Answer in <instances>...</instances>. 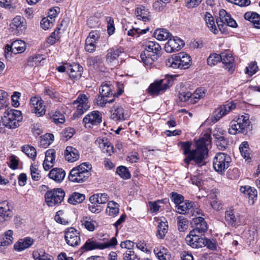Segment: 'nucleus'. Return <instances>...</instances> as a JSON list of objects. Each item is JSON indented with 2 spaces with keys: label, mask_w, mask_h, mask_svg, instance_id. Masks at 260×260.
<instances>
[{
  "label": "nucleus",
  "mask_w": 260,
  "mask_h": 260,
  "mask_svg": "<svg viewBox=\"0 0 260 260\" xmlns=\"http://www.w3.org/2000/svg\"><path fill=\"white\" fill-rule=\"evenodd\" d=\"M210 136L207 135L201 138L196 143V148L190 150L191 143L186 141L181 143L184 153L186 155L184 161L188 165L190 161H194L198 165L202 166V162L208 154V145L210 143Z\"/></svg>",
  "instance_id": "f257e3e1"
},
{
  "label": "nucleus",
  "mask_w": 260,
  "mask_h": 260,
  "mask_svg": "<svg viewBox=\"0 0 260 260\" xmlns=\"http://www.w3.org/2000/svg\"><path fill=\"white\" fill-rule=\"evenodd\" d=\"M161 50L160 45L157 42L154 41L146 42L145 49L140 55L142 61L146 66H151L160 55Z\"/></svg>",
  "instance_id": "f03ea898"
},
{
  "label": "nucleus",
  "mask_w": 260,
  "mask_h": 260,
  "mask_svg": "<svg viewBox=\"0 0 260 260\" xmlns=\"http://www.w3.org/2000/svg\"><path fill=\"white\" fill-rule=\"evenodd\" d=\"M91 169V165L89 163L84 162L77 167L73 168L69 175L70 181L77 183H82L86 181L89 177L90 173L89 170Z\"/></svg>",
  "instance_id": "7ed1b4c3"
},
{
  "label": "nucleus",
  "mask_w": 260,
  "mask_h": 260,
  "mask_svg": "<svg viewBox=\"0 0 260 260\" xmlns=\"http://www.w3.org/2000/svg\"><path fill=\"white\" fill-rule=\"evenodd\" d=\"M191 58L190 56L185 52H180L174 54L166 60V64L169 68L173 69H186L189 67Z\"/></svg>",
  "instance_id": "20e7f679"
},
{
  "label": "nucleus",
  "mask_w": 260,
  "mask_h": 260,
  "mask_svg": "<svg viewBox=\"0 0 260 260\" xmlns=\"http://www.w3.org/2000/svg\"><path fill=\"white\" fill-rule=\"evenodd\" d=\"M248 114L241 115L237 120H233L231 122L229 133L231 135L237 133H246L249 128L250 121Z\"/></svg>",
  "instance_id": "39448f33"
},
{
  "label": "nucleus",
  "mask_w": 260,
  "mask_h": 260,
  "mask_svg": "<svg viewBox=\"0 0 260 260\" xmlns=\"http://www.w3.org/2000/svg\"><path fill=\"white\" fill-rule=\"evenodd\" d=\"M21 119V112L15 109L6 110L2 118L4 125L9 128L18 127Z\"/></svg>",
  "instance_id": "423d86ee"
},
{
  "label": "nucleus",
  "mask_w": 260,
  "mask_h": 260,
  "mask_svg": "<svg viewBox=\"0 0 260 260\" xmlns=\"http://www.w3.org/2000/svg\"><path fill=\"white\" fill-rule=\"evenodd\" d=\"M65 196V192L61 188H54L48 190L45 194L46 204L49 207L59 205L63 201Z\"/></svg>",
  "instance_id": "0eeeda50"
},
{
  "label": "nucleus",
  "mask_w": 260,
  "mask_h": 260,
  "mask_svg": "<svg viewBox=\"0 0 260 260\" xmlns=\"http://www.w3.org/2000/svg\"><path fill=\"white\" fill-rule=\"evenodd\" d=\"M231 161V158L227 154L222 152L218 153L213 159V168L216 172L222 173L228 168Z\"/></svg>",
  "instance_id": "6e6552de"
},
{
  "label": "nucleus",
  "mask_w": 260,
  "mask_h": 260,
  "mask_svg": "<svg viewBox=\"0 0 260 260\" xmlns=\"http://www.w3.org/2000/svg\"><path fill=\"white\" fill-rule=\"evenodd\" d=\"M74 105H77V110L73 115L74 118L79 117L86 111L90 106L88 104V99L86 94H80L77 100L73 102Z\"/></svg>",
  "instance_id": "1a4fd4ad"
},
{
  "label": "nucleus",
  "mask_w": 260,
  "mask_h": 260,
  "mask_svg": "<svg viewBox=\"0 0 260 260\" xmlns=\"http://www.w3.org/2000/svg\"><path fill=\"white\" fill-rule=\"evenodd\" d=\"M169 80L167 79L156 80L150 85L148 91L151 95H158L161 94L169 88Z\"/></svg>",
  "instance_id": "9d476101"
},
{
  "label": "nucleus",
  "mask_w": 260,
  "mask_h": 260,
  "mask_svg": "<svg viewBox=\"0 0 260 260\" xmlns=\"http://www.w3.org/2000/svg\"><path fill=\"white\" fill-rule=\"evenodd\" d=\"M216 23L221 31L225 24L232 27H236L237 26L236 22L224 9L220 10L219 18L216 19Z\"/></svg>",
  "instance_id": "9b49d317"
},
{
  "label": "nucleus",
  "mask_w": 260,
  "mask_h": 260,
  "mask_svg": "<svg viewBox=\"0 0 260 260\" xmlns=\"http://www.w3.org/2000/svg\"><path fill=\"white\" fill-rule=\"evenodd\" d=\"M102 122V113L98 111H93L86 115L83 119V123L86 127L90 128Z\"/></svg>",
  "instance_id": "f8f14e48"
},
{
  "label": "nucleus",
  "mask_w": 260,
  "mask_h": 260,
  "mask_svg": "<svg viewBox=\"0 0 260 260\" xmlns=\"http://www.w3.org/2000/svg\"><path fill=\"white\" fill-rule=\"evenodd\" d=\"M64 239L68 245L77 246L80 243V233L74 228H68L65 232Z\"/></svg>",
  "instance_id": "ddd939ff"
},
{
  "label": "nucleus",
  "mask_w": 260,
  "mask_h": 260,
  "mask_svg": "<svg viewBox=\"0 0 260 260\" xmlns=\"http://www.w3.org/2000/svg\"><path fill=\"white\" fill-rule=\"evenodd\" d=\"M191 224L193 229L190 232V235L202 234L207 231V224L203 217L198 216L192 219Z\"/></svg>",
  "instance_id": "4468645a"
},
{
  "label": "nucleus",
  "mask_w": 260,
  "mask_h": 260,
  "mask_svg": "<svg viewBox=\"0 0 260 260\" xmlns=\"http://www.w3.org/2000/svg\"><path fill=\"white\" fill-rule=\"evenodd\" d=\"M235 108L236 105L232 102L222 105L215 110L212 114V117L215 121H217Z\"/></svg>",
  "instance_id": "2eb2a0df"
},
{
  "label": "nucleus",
  "mask_w": 260,
  "mask_h": 260,
  "mask_svg": "<svg viewBox=\"0 0 260 260\" xmlns=\"http://www.w3.org/2000/svg\"><path fill=\"white\" fill-rule=\"evenodd\" d=\"M31 111L38 117L44 115L46 112L44 101L39 97H32L30 100Z\"/></svg>",
  "instance_id": "dca6fc26"
},
{
  "label": "nucleus",
  "mask_w": 260,
  "mask_h": 260,
  "mask_svg": "<svg viewBox=\"0 0 260 260\" xmlns=\"http://www.w3.org/2000/svg\"><path fill=\"white\" fill-rule=\"evenodd\" d=\"M183 41L178 37H173V38H170L168 42L166 44L165 49L168 53L178 51L181 49L184 45Z\"/></svg>",
  "instance_id": "f3484780"
},
{
  "label": "nucleus",
  "mask_w": 260,
  "mask_h": 260,
  "mask_svg": "<svg viewBox=\"0 0 260 260\" xmlns=\"http://www.w3.org/2000/svg\"><path fill=\"white\" fill-rule=\"evenodd\" d=\"M225 220L229 225L236 227L240 224V215L234 209H230L225 212Z\"/></svg>",
  "instance_id": "a211bd4d"
},
{
  "label": "nucleus",
  "mask_w": 260,
  "mask_h": 260,
  "mask_svg": "<svg viewBox=\"0 0 260 260\" xmlns=\"http://www.w3.org/2000/svg\"><path fill=\"white\" fill-rule=\"evenodd\" d=\"M186 243L193 248H198L205 246V237H202L199 234L187 235L185 238Z\"/></svg>",
  "instance_id": "6ab92c4d"
},
{
  "label": "nucleus",
  "mask_w": 260,
  "mask_h": 260,
  "mask_svg": "<svg viewBox=\"0 0 260 260\" xmlns=\"http://www.w3.org/2000/svg\"><path fill=\"white\" fill-rule=\"evenodd\" d=\"M220 61L224 64L225 69L228 70L231 73L234 72L235 63L234 58L231 53L228 52L221 53Z\"/></svg>",
  "instance_id": "aec40b11"
},
{
  "label": "nucleus",
  "mask_w": 260,
  "mask_h": 260,
  "mask_svg": "<svg viewBox=\"0 0 260 260\" xmlns=\"http://www.w3.org/2000/svg\"><path fill=\"white\" fill-rule=\"evenodd\" d=\"M10 26L12 29L16 31L17 34L20 35L26 29V21L23 17L17 16L13 19Z\"/></svg>",
  "instance_id": "412c9836"
},
{
  "label": "nucleus",
  "mask_w": 260,
  "mask_h": 260,
  "mask_svg": "<svg viewBox=\"0 0 260 260\" xmlns=\"http://www.w3.org/2000/svg\"><path fill=\"white\" fill-rule=\"evenodd\" d=\"M64 155L66 160L70 162L76 161L79 159L80 157L78 150L70 146H68L66 147Z\"/></svg>",
  "instance_id": "4be33fe9"
},
{
  "label": "nucleus",
  "mask_w": 260,
  "mask_h": 260,
  "mask_svg": "<svg viewBox=\"0 0 260 260\" xmlns=\"http://www.w3.org/2000/svg\"><path fill=\"white\" fill-rule=\"evenodd\" d=\"M83 68L78 63H74L67 67V72L71 78L79 79L81 77Z\"/></svg>",
  "instance_id": "5701e85b"
},
{
  "label": "nucleus",
  "mask_w": 260,
  "mask_h": 260,
  "mask_svg": "<svg viewBox=\"0 0 260 260\" xmlns=\"http://www.w3.org/2000/svg\"><path fill=\"white\" fill-rule=\"evenodd\" d=\"M34 242V239L29 237L19 239L14 245V249L17 251H21L30 247Z\"/></svg>",
  "instance_id": "b1692460"
},
{
  "label": "nucleus",
  "mask_w": 260,
  "mask_h": 260,
  "mask_svg": "<svg viewBox=\"0 0 260 260\" xmlns=\"http://www.w3.org/2000/svg\"><path fill=\"white\" fill-rule=\"evenodd\" d=\"M65 176V171L62 169L58 168L52 169L48 174L49 178L58 183L61 182L64 178Z\"/></svg>",
  "instance_id": "393cba45"
},
{
  "label": "nucleus",
  "mask_w": 260,
  "mask_h": 260,
  "mask_svg": "<svg viewBox=\"0 0 260 260\" xmlns=\"http://www.w3.org/2000/svg\"><path fill=\"white\" fill-rule=\"evenodd\" d=\"M240 190L241 192L247 194L249 198V203L253 205L257 199V192L253 187L249 186H241Z\"/></svg>",
  "instance_id": "a878e982"
},
{
  "label": "nucleus",
  "mask_w": 260,
  "mask_h": 260,
  "mask_svg": "<svg viewBox=\"0 0 260 260\" xmlns=\"http://www.w3.org/2000/svg\"><path fill=\"white\" fill-rule=\"evenodd\" d=\"M104 247L102 246L101 243H99L92 238L87 240L81 247V249L83 252H85L95 249H104Z\"/></svg>",
  "instance_id": "bb28decb"
},
{
  "label": "nucleus",
  "mask_w": 260,
  "mask_h": 260,
  "mask_svg": "<svg viewBox=\"0 0 260 260\" xmlns=\"http://www.w3.org/2000/svg\"><path fill=\"white\" fill-rule=\"evenodd\" d=\"M95 143L99 145V147L104 153L111 155L113 152V147L107 139H97Z\"/></svg>",
  "instance_id": "cd10ccee"
},
{
  "label": "nucleus",
  "mask_w": 260,
  "mask_h": 260,
  "mask_svg": "<svg viewBox=\"0 0 260 260\" xmlns=\"http://www.w3.org/2000/svg\"><path fill=\"white\" fill-rule=\"evenodd\" d=\"M123 52L121 48L110 49L107 54V61L109 63L115 64L120 54Z\"/></svg>",
  "instance_id": "c85d7f7f"
},
{
  "label": "nucleus",
  "mask_w": 260,
  "mask_h": 260,
  "mask_svg": "<svg viewBox=\"0 0 260 260\" xmlns=\"http://www.w3.org/2000/svg\"><path fill=\"white\" fill-rule=\"evenodd\" d=\"M153 251L159 260H171L170 253L165 247H155Z\"/></svg>",
  "instance_id": "c756f323"
},
{
  "label": "nucleus",
  "mask_w": 260,
  "mask_h": 260,
  "mask_svg": "<svg viewBox=\"0 0 260 260\" xmlns=\"http://www.w3.org/2000/svg\"><path fill=\"white\" fill-rule=\"evenodd\" d=\"M244 18L253 23L254 27L260 28V15L253 12H247L244 14Z\"/></svg>",
  "instance_id": "7c9ffc66"
},
{
  "label": "nucleus",
  "mask_w": 260,
  "mask_h": 260,
  "mask_svg": "<svg viewBox=\"0 0 260 260\" xmlns=\"http://www.w3.org/2000/svg\"><path fill=\"white\" fill-rule=\"evenodd\" d=\"M11 52L14 54L23 52L26 49L25 43L21 40L14 41L11 45Z\"/></svg>",
  "instance_id": "2f4dec72"
},
{
  "label": "nucleus",
  "mask_w": 260,
  "mask_h": 260,
  "mask_svg": "<svg viewBox=\"0 0 260 260\" xmlns=\"http://www.w3.org/2000/svg\"><path fill=\"white\" fill-rule=\"evenodd\" d=\"M113 86L109 83H106L101 86L99 89L100 94L108 96L110 98H112L113 96H117L115 93H113Z\"/></svg>",
  "instance_id": "473e14b6"
},
{
  "label": "nucleus",
  "mask_w": 260,
  "mask_h": 260,
  "mask_svg": "<svg viewBox=\"0 0 260 260\" xmlns=\"http://www.w3.org/2000/svg\"><path fill=\"white\" fill-rule=\"evenodd\" d=\"M0 214L4 217L5 220H8L12 216V212L10 209L7 201L0 203Z\"/></svg>",
  "instance_id": "72a5a7b5"
},
{
  "label": "nucleus",
  "mask_w": 260,
  "mask_h": 260,
  "mask_svg": "<svg viewBox=\"0 0 260 260\" xmlns=\"http://www.w3.org/2000/svg\"><path fill=\"white\" fill-rule=\"evenodd\" d=\"M135 14L138 19L142 20L144 22L149 20V12L148 10L145 9V7L140 6L138 7L135 11Z\"/></svg>",
  "instance_id": "f704fd0d"
},
{
  "label": "nucleus",
  "mask_w": 260,
  "mask_h": 260,
  "mask_svg": "<svg viewBox=\"0 0 260 260\" xmlns=\"http://www.w3.org/2000/svg\"><path fill=\"white\" fill-rule=\"evenodd\" d=\"M108 201V195L105 193L95 194L91 196L89 198L90 202L98 204H105Z\"/></svg>",
  "instance_id": "c9c22d12"
},
{
  "label": "nucleus",
  "mask_w": 260,
  "mask_h": 260,
  "mask_svg": "<svg viewBox=\"0 0 260 260\" xmlns=\"http://www.w3.org/2000/svg\"><path fill=\"white\" fill-rule=\"evenodd\" d=\"M13 232L9 230L4 233V237L0 239V247L8 246L11 245L13 242Z\"/></svg>",
  "instance_id": "e433bc0d"
},
{
  "label": "nucleus",
  "mask_w": 260,
  "mask_h": 260,
  "mask_svg": "<svg viewBox=\"0 0 260 260\" xmlns=\"http://www.w3.org/2000/svg\"><path fill=\"white\" fill-rule=\"evenodd\" d=\"M205 20L209 29L214 34H217L218 30L216 28L214 18L210 13H206L205 15Z\"/></svg>",
  "instance_id": "4c0bfd02"
},
{
  "label": "nucleus",
  "mask_w": 260,
  "mask_h": 260,
  "mask_svg": "<svg viewBox=\"0 0 260 260\" xmlns=\"http://www.w3.org/2000/svg\"><path fill=\"white\" fill-rule=\"evenodd\" d=\"M114 110L112 111L111 118L115 121L124 120V109L121 107H114Z\"/></svg>",
  "instance_id": "58836bf2"
},
{
  "label": "nucleus",
  "mask_w": 260,
  "mask_h": 260,
  "mask_svg": "<svg viewBox=\"0 0 260 260\" xmlns=\"http://www.w3.org/2000/svg\"><path fill=\"white\" fill-rule=\"evenodd\" d=\"M193 203L192 202L186 201L184 204L183 205H178L176 206V208H177V212L179 214H185L187 212H189L190 211V212H192V206Z\"/></svg>",
  "instance_id": "ea45409f"
},
{
  "label": "nucleus",
  "mask_w": 260,
  "mask_h": 260,
  "mask_svg": "<svg viewBox=\"0 0 260 260\" xmlns=\"http://www.w3.org/2000/svg\"><path fill=\"white\" fill-rule=\"evenodd\" d=\"M119 205L114 201H110L108 203L106 213L111 216L114 217L119 213Z\"/></svg>",
  "instance_id": "a19ab883"
},
{
  "label": "nucleus",
  "mask_w": 260,
  "mask_h": 260,
  "mask_svg": "<svg viewBox=\"0 0 260 260\" xmlns=\"http://www.w3.org/2000/svg\"><path fill=\"white\" fill-rule=\"evenodd\" d=\"M213 136L215 139V143L219 150H224L228 146V141L223 136L218 134H214Z\"/></svg>",
  "instance_id": "79ce46f5"
},
{
  "label": "nucleus",
  "mask_w": 260,
  "mask_h": 260,
  "mask_svg": "<svg viewBox=\"0 0 260 260\" xmlns=\"http://www.w3.org/2000/svg\"><path fill=\"white\" fill-rule=\"evenodd\" d=\"M171 34L166 29H157L154 32V37L158 40L165 41L170 38Z\"/></svg>",
  "instance_id": "37998d69"
},
{
  "label": "nucleus",
  "mask_w": 260,
  "mask_h": 260,
  "mask_svg": "<svg viewBox=\"0 0 260 260\" xmlns=\"http://www.w3.org/2000/svg\"><path fill=\"white\" fill-rule=\"evenodd\" d=\"M85 199V196L83 194L79 192H74L68 199V202L73 205L82 203Z\"/></svg>",
  "instance_id": "c03bdc74"
},
{
  "label": "nucleus",
  "mask_w": 260,
  "mask_h": 260,
  "mask_svg": "<svg viewBox=\"0 0 260 260\" xmlns=\"http://www.w3.org/2000/svg\"><path fill=\"white\" fill-rule=\"evenodd\" d=\"M115 100V96H113V98H110L108 96H105V95H100L95 99V102L98 106L103 107H105L106 104L107 103H112Z\"/></svg>",
  "instance_id": "a18cd8bd"
},
{
  "label": "nucleus",
  "mask_w": 260,
  "mask_h": 260,
  "mask_svg": "<svg viewBox=\"0 0 260 260\" xmlns=\"http://www.w3.org/2000/svg\"><path fill=\"white\" fill-rule=\"evenodd\" d=\"M22 151L27 156L33 160L35 159L37 151L36 149L29 145H25L22 147Z\"/></svg>",
  "instance_id": "49530a36"
},
{
  "label": "nucleus",
  "mask_w": 260,
  "mask_h": 260,
  "mask_svg": "<svg viewBox=\"0 0 260 260\" xmlns=\"http://www.w3.org/2000/svg\"><path fill=\"white\" fill-rule=\"evenodd\" d=\"M178 97L181 102L188 101L191 104H194L197 102V100H193L192 94L189 91L179 92Z\"/></svg>",
  "instance_id": "de8ad7c7"
},
{
  "label": "nucleus",
  "mask_w": 260,
  "mask_h": 260,
  "mask_svg": "<svg viewBox=\"0 0 260 260\" xmlns=\"http://www.w3.org/2000/svg\"><path fill=\"white\" fill-rule=\"evenodd\" d=\"M44 59L42 55L37 54L30 56L27 59V66L32 67L38 65L41 61Z\"/></svg>",
  "instance_id": "09e8293b"
},
{
  "label": "nucleus",
  "mask_w": 260,
  "mask_h": 260,
  "mask_svg": "<svg viewBox=\"0 0 260 260\" xmlns=\"http://www.w3.org/2000/svg\"><path fill=\"white\" fill-rule=\"evenodd\" d=\"M60 28L57 27L51 35L47 38V42L50 45H53L60 38Z\"/></svg>",
  "instance_id": "8fccbe9b"
},
{
  "label": "nucleus",
  "mask_w": 260,
  "mask_h": 260,
  "mask_svg": "<svg viewBox=\"0 0 260 260\" xmlns=\"http://www.w3.org/2000/svg\"><path fill=\"white\" fill-rule=\"evenodd\" d=\"M9 104L8 94L3 90H0V110L6 108Z\"/></svg>",
  "instance_id": "3c124183"
},
{
  "label": "nucleus",
  "mask_w": 260,
  "mask_h": 260,
  "mask_svg": "<svg viewBox=\"0 0 260 260\" xmlns=\"http://www.w3.org/2000/svg\"><path fill=\"white\" fill-rule=\"evenodd\" d=\"M168 226L166 222L160 221L158 225L157 236L159 239H163L167 233Z\"/></svg>",
  "instance_id": "603ef678"
},
{
  "label": "nucleus",
  "mask_w": 260,
  "mask_h": 260,
  "mask_svg": "<svg viewBox=\"0 0 260 260\" xmlns=\"http://www.w3.org/2000/svg\"><path fill=\"white\" fill-rule=\"evenodd\" d=\"M103 61V58L100 56L91 57L88 59V62L89 65L96 69L100 67V66L102 64Z\"/></svg>",
  "instance_id": "864d4df0"
},
{
  "label": "nucleus",
  "mask_w": 260,
  "mask_h": 260,
  "mask_svg": "<svg viewBox=\"0 0 260 260\" xmlns=\"http://www.w3.org/2000/svg\"><path fill=\"white\" fill-rule=\"evenodd\" d=\"M44 93L46 95H48L50 98L57 101L59 100V94L53 88L50 87H46Z\"/></svg>",
  "instance_id": "5fc2aeb1"
},
{
  "label": "nucleus",
  "mask_w": 260,
  "mask_h": 260,
  "mask_svg": "<svg viewBox=\"0 0 260 260\" xmlns=\"http://www.w3.org/2000/svg\"><path fill=\"white\" fill-rule=\"evenodd\" d=\"M116 173L123 179H127L131 177L128 169L124 166H119L117 168Z\"/></svg>",
  "instance_id": "6e6d98bb"
},
{
  "label": "nucleus",
  "mask_w": 260,
  "mask_h": 260,
  "mask_svg": "<svg viewBox=\"0 0 260 260\" xmlns=\"http://www.w3.org/2000/svg\"><path fill=\"white\" fill-rule=\"evenodd\" d=\"M82 224L84 225L86 229L89 231H93L95 229L94 221H91L87 217H84L81 220Z\"/></svg>",
  "instance_id": "4d7b16f0"
},
{
  "label": "nucleus",
  "mask_w": 260,
  "mask_h": 260,
  "mask_svg": "<svg viewBox=\"0 0 260 260\" xmlns=\"http://www.w3.org/2000/svg\"><path fill=\"white\" fill-rule=\"evenodd\" d=\"M258 69L256 62L255 61L251 62L248 67H246L245 69V73L248 74L250 76H252L255 74Z\"/></svg>",
  "instance_id": "13d9d810"
},
{
  "label": "nucleus",
  "mask_w": 260,
  "mask_h": 260,
  "mask_svg": "<svg viewBox=\"0 0 260 260\" xmlns=\"http://www.w3.org/2000/svg\"><path fill=\"white\" fill-rule=\"evenodd\" d=\"M221 54L214 53L211 54L207 58V63L210 66H214L220 61Z\"/></svg>",
  "instance_id": "bf43d9fd"
},
{
  "label": "nucleus",
  "mask_w": 260,
  "mask_h": 260,
  "mask_svg": "<svg viewBox=\"0 0 260 260\" xmlns=\"http://www.w3.org/2000/svg\"><path fill=\"white\" fill-rule=\"evenodd\" d=\"M178 230L180 232L184 231L187 228V220L183 216L177 217Z\"/></svg>",
  "instance_id": "052dcab7"
},
{
  "label": "nucleus",
  "mask_w": 260,
  "mask_h": 260,
  "mask_svg": "<svg viewBox=\"0 0 260 260\" xmlns=\"http://www.w3.org/2000/svg\"><path fill=\"white\" fill-rule=\"evenodd\" d=\"M46 161L51 163H55V151L53 149H48L45 153V160Z\"/></svg>",
  "instance_id": "680f3d73"
},
{
  "label": "nucleus",
  "mask_w": 260,
  "mask_h": 260,
  "mask_svg": "<svg viewBox=\"0 0 260 260\" xmlns=\"http://www.w3.org/2000/svg\"><path fill=\"white\" fill-rule=\"evenodd\" d=\"M96 42H93L90 39H86L85 43V49L87 52H93L95 50Z\"/></svg>",
  "instance_id": "e2e57ef3"
},
{
  "label": "nucleus",
  "mask_w": 260,
  "mask_h": 260,
  "mask_svg": "<svg viewBox=\"0 0 260 260\" xmlns=\"http://www.w3.org/2000/svg\"><path fill=\"white\" fill-rule=\"evenodd\" d=\"M171 200L176 204V206H177L183 203L184 197L176 192H172L171 193Z\"/></svg>",
  "instance_id": "0e129e2a"
},
{
  "label": "nucleus",
  "mask_w": 260,
  "mask_h": 260,
  "mask_svg": "<svg viewBox=\"0 0 260 260\" xmlns=\"http://www.w3.org/2000/svg\"><path fill=\"white\" fill-rule=\"evenodd\" d=\"M123 260H140L132 250H126L123 253Z\"/></svg>",
  "instance_id": "69168bd1"
},
{
  "label": "nucleus",
  "mask_w": 260,
  "mask_h": 260,
  "mask_svg": "<svg viewBox=\"0 0 260 260\" xmlns=\"http://www.w3.org/2000/svg\"><path fill=\"white\" fill-rule=\"evenodd\" d=\"M53 22L54 20L53 19H49L48 18H44L41 21V27L45 30L48 29L53 26Z\"/></svg>",
  "instance_id": "338daca9"
},
{
  "label": "nucleus",
  "mask_w": 260,
  "mask_h": 260,
  "mask_svg": "<svg viewBox=\"0 0 260 260\" xmlns=\"http://www.w3.org/2000/svg\"><path fill=\"white\" fill-rule=\"evenodd\" d=\"M51 119L53 122L56 124H62L65 121L64 116L61 114L59 112H56L55 114L52 115Z\"/></svg>",
  "instance_id": "774afa93"
}]
</instances>
